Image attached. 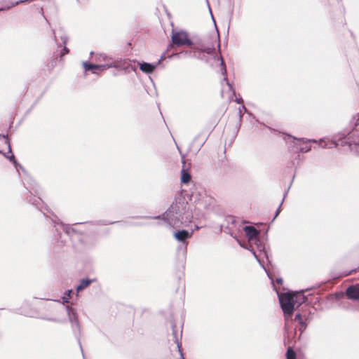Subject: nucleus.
I'll return each mask as SVG.
<instances>
[{"label":"nucleus","instance_id":"1","mask_svg":"<svg viewBox=\"0 0 359 359\" xmlns=\"http://www.w3.org/2000/svg\"><path fill=\"white\" fill-rule=\"evenodd\" d=\"M83 67L85 68V70L88 71L91 70L94 73L96 72L97 70L100 71H104L111 67L119 68L122 69L128 70L130 69H133V67L131 66L130 62L127 60H121V61H117L114 63V65H91L88 62H83Z\"/></svg>","mask_w":359,"mask_h":359},{"label":"nucleus","instance_id":"2","mask_svg":"<svg viewBox=\"0 0 359 359\" xmlns=\"http://www.w3.org/2000/svg\"><path fill=\"white\" fill-rule=\"evenodd\" d=\"M294 294L284 293L280 295L279 301L285 315L290 316L294 311Z\"/></svg>","mask_w":359,"mask_h":359},{"label":"nucleus","instance_id":"3","mask_svg":"<svg viewBox=\"0 0 359 359\" xmlns=\"http://www.w3.org/2000/svg\"><path fill=\"white\" fill-rule=\"evenodd\" d=\"M172 43L176 46L191 45V41L188 38V35L184 32H177L172 33Z\"/></svg>","mask_w":359,"mask_h":359},{"label":"nucleus","instance_id":"4","mask_svg":"<svg viewBox=\"0 0 359 359\" xmlns=\"http://www.w3.org/2000/svg\"><path fill=\"white\" fill-rule=\"evenodd\" d=\"M346 294L350 299L359 300V284L349 287Z\"/></svg>","mask_w":359,"mask_h":359},{"label":"nucleus","instance_id":"5","mask_svg":"<svg viewBox=\"0 0 359 359\" xmlns=\"http://www.w3.org/2000/svg\"><path fill=\"white\" fill-rule=\"evenodd\" d=\"M244 231L249 241H253L257 238L258 231L253 226H247L244 228Z\"/></svg>","mask_w":359,"mask_h":359},{"label":"nucleus","instance_id":"6","mask_svg":"<svg viewBox=\"0 0 359 359\" xmlns=\"http://www.w3.org/2000/svg\"><path fill=\"white\" fill-rule=\"evenodd\" d=\"M192 232H189L186 230H182L175 233V237L179 241H183L185 239L191 237Z\"/></svg>","mask_w":359,"mask_h":359},{"label":"nucleus","instance_id":"7","mask_svg":"<svg viewBox=\"0 0 359 359\" xmlns=\"http://www.w3.org/2000/svg\"><path fill=\"white\" fill-rule=\"evenodd\" d=\"M156 65L147 63V62H142L140 64V69L145 72V73H151L154 72V70L156 69Z\"/></svg>","mask_w":359,"mask_h":359},{"label":"nucleus","instance_id":"8","mask_svg":"<svg viewBox=\"0 0 359 359\" xmlns=\"http://www.w3.org/2000/svg\"><path fill=\"white\" fill-rule=\"evenodd\" d=\"M191 180L190 175L185 170H182V178L181 180L183 183H188Z\"/></svg>","mask_w":359,"mask_h":359},{"label":"nucleus","instance_id":"9","mask_svg":"<svg viewBox=\"0 0 359 359\" xmlns=\"http://www.w3.org/2000/svg\"><path fill=\"white\" fill-rule=\"evenodd\" d=\"M91 281L90 280H83L80 285L77 287V291H80L81 290H83L84 288L87 287Z\"/></svg>","mask_w":359,"mask_h":359},{"label":"nucleus","instance_id":"10","mask_svg":"<svg viewBox=\"0 0 359 359\" xmlns=\"http://www.w3.org/2000/svg\"><path fill=\"white\" fill-rule=\"evenodd\" d=\"M286 359H296V353L292 348H288L286 352Z\"/></svg>","mask_w":359,"mask_h":359},{"label":"nucleus","instance_id":"11","mask_svg":"<svg viewBox=\"0 0 359 359\" xmlns=\"http://www.w3.org/2000/svg\"><path fill=\"white\" fill-rule=\"evenodd\" d=\"M299 149L302 151L306 152L310 150V148L306 146V147H301V148H299Z\"/></svg>","mask_w":359,"mask_h":359},{"label":"nucleus","instance_id":"12","mask_svg":"<svg viewBox=\"0 0 359 359\" xmlns=\"http://www.w3.org/2000/svg\"><path fill=\"white\" fill-rule=\"evenodd\" d=\"M213 49L214 48H207L205 51L208 53V54H210L213 52Z\"/></svg>","mask_w":359,"mask_h":359},{"label":"nucleus","instance_id":"13","mask_svg":"<svg viewBox=\"0 0 359 359\" xmlns=\"http://www.w3.org/2000/svg\"><path fill=\"white\" fill-rule=\"evenodd\" d=\"M221 66L222 67V69H223L224 72L225 73L226 72V69L223 67L224 66V61H223V60L222 58H221Z\"/></svg>","mask_w":359,"mask_h":359},{"label":"nucleus","instance_id":"14","mask_svg":"<svg viewBox=\"0 0 359 359\" xmlns=\"http://www.w3.org/2000/svg\"><path fill=\"white\" fill-rule=\"evenodd\" d=\"M20 1H17V2H15V3H13V4H12V5L11 6V7H13V6H15L18 5V4H20ZM8 8H10V6H8Z\"/></svg>","mask_w":359,"mask_h":359},{"label":"nucleus","instance_id":"15","mask_svg":"<svg viewBox=\"0 0 359 359\" xmlns=\"http://www.w3.org/2000/svg\"><path fill=\"white\" fill-rule=\"evenodd\" d=\"M177 346H178L179 349H180V345H178ZM180 354H181L182 359H185V358H184V357L183 356V354H182V351H181V350H180Z\"/></svg>","mask_w":359,"mask_h":359},{"label":"nucleus","instance_id":"16","mask_svg":"<svg viewBox=\"0 0 359 359\" xmlns=\"http://www.w3.org/2000/svg\"><path fill=\"white\" fill-rule=\"evenodd\" d=\"M292 139H293V140H296V141H297V143H300V142H302V140H297V139H295V138H294V137H293Z\"/></svg>","mask_w":359,"mask_h":359},{"label":"nucleus","instance_id":"17","mask_svg":"<svg viewBox=\"0 0 359 359\" xmlns=\"http://www.w3.org/2000/svg\"><path fill=\"white\" fill-rule=\"evenodd\" d=\"M277 283H282V280L281 279H277Z\"/></svg>","mask_w":359,"mask_h":359},{"label":"nucleus","instance_id":"18","mask_svg":"<svg viewBox=\"0 0 359 359\" xmlns=\"http://www.w3.org/2000/svg\"><path fill=\"white\" fill-rule=\"evenodd\" d=\"M217 46L218 48H219V43H218V42H217Z\"/></svg>","mask_w":359,"mask_h":359},{"label":"nucleus","instance_id":"19","mask_svg":"<svg viewBox=\"0 0 359 359\" xmlns=\"http://www.w3.org/2000/svg\"><path fill=\"white\" fill-rule=\"evenodd\" d=\"M64 299H65V302H67V299H65V298L64 297Z\"/></svg>","mask_w":359,"mask_h":359}]
</instances>
